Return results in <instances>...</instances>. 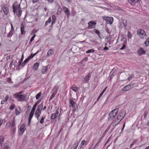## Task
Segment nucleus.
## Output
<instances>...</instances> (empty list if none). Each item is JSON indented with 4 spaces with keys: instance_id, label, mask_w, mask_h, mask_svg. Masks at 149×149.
Returning <instances> with one entry per match:
<instances>
[{
    "instance_id": "nucleus-64",
    "label": "nucleus",
    "mask_w": 149,
    "mask_h": 149,
    "mask_svg": "<svg viewBox=\"0 0 149 149\" xmlns=\"http://www.w3.org/2000/svg\"><path fill=\"white\" fill-rule=\"evenodd\" d=\"M145 149H149V146L146 147Z\"/></svg>"
},
{
    "instance_id": "nucleus-60",
    "label": "nucleus",
    "mask_w": 149,
    "mask_h": 149,
    "mask_svg": "<svg viewBox=\"0 0 149 149\" xmlns=\"http://www.w3.org/2000/svg\"><path fill=\"white\" fill-rule=\"evenodd\" d=\"M134 144V143H133L132 144H131V145L130 146V148H132V146Z\"/></svg>"
},
{
    "instance_id": "nucleus-13",
    "label": "nucleus",
    "mask_w": 149,
    "mask_h": 149,
    "mask_svg": "<svg viewBox=\"0 0 149 149\" xmlns=\"http://www.w3.org/2000/svg\"><path fill=\"white\" fill-rule=\"evenodd\" d=\"M41 113V111L37 110H36L35 113V117L38 120V119Z\"/></svg>"
},
{
    "instance_id": "nucleus-15",
    "label": "nucleus",
    "mask_w": 149,
    "mask_h": 149,
    "mask_svg": "<svg viewBox=\"0 0 149 149\" xmlns=\"http://www.w3.org/2000/svg\"><path fill=\"white\" fill-rule=\"evenodd\" d=\"M34 113V112L31 111L28 118L29 124L31 122V120L32 118V117H33Z\"/></svg>"
},
{
    "instance_id": "nucleus-31",
    "label": "nucleus",
    "mask_w": 149,
    "mask_h": 149,
    "mask_svg": "<svg viewBox=\"0 0 149 149\" xmlns=\"http://www.w3.org/2000/svg\"><path fill=\"white\" fill-rule=\"evenodd\" d=\"M11 125V123L10 122L7 123L6 124V129H9Z\"/></svg>"
},
{
    "instance_id": "nucleus-44",
    "label": "nucleus",
    "mask_w": 149,
    "mask_h": 149,
    "mask_svg": "<svg viewBox=\"0 0 149 149\" xmlns=\"http://www.w3.org/2000/svg\"><path fill=\"white\" fill-rule=\"evenodd\" d=\"M123 23L124 26H126L127 25V21L126 20L124 19L123 21Z\"/></svg>"
},
{
    "instance_id": "nucleus-27",
    "label": "nucleus",
    "mask_w": 149,
    "mask_h": 149,
    "mask_svg": "<svg viewBox=\"0 0 149 149\" xmlns=\"http://www.w3.org/2000/svg\"><path fill=\"white\" fill-rule=\"evenodd\" d=\"M123 118V117L121 115L118 116L117 118L115 120V121L116 122H117L118 121V120H120V121L118 122L119 123L120 122V121Z\"/></svg>"
},
{
    "instance_id": "nucleus-39",
    "label": "nucleus",
    "mask_w": 149,
    "mask_h": 149,
    "mask_svg": "<svg viewBox=\"0 0 149 149\" xmlns=\"http://www.w3.org/2000/svg\"><path fill=\"white\" fill-rule=\"evenodd\" d=\"M132 35L131 34V33L130 32H128V33H127L128 38H131L132 37Z\"/></svg>"
},
{
    "instance_id": "nucleus-29",
    "label": "nucleus",
    "mask_w": 149,
    "mask_h": 149,
    "mask_svg": "<svg viewBox=\"0 0 149 149\" xmlns=\"http://www.w3.org/2000/svg\"><path fill=\"white\" fill-rule=\"evenodd\" d=\"M53 53V50L51 49L49 50L47 52V54L48 55L50 56Z\"/></svg>"
},
{
    "instance_id": "nucleus-40",
    "label": "nucleus",
    "mask_w": 149,
    "mask_h": 149,
    "mask_svg": "<svg viewBox=\"0 0 149 149\" xmlns=\"http://www.w3.org/2000/svg\"><path fill=\"white\" fill-rule=\"evenodd\" d=\"M9 99V96L8 95H6V96L4 101L6 102H7Z\"/></svg>"
},
{
    "instance_id": "nucleus-36",
    "label": "nucleus",
    "mask_w": 149,
    "mask_h": 149,
    "mask_svg": "<svg viewBox=\"0 0 149 149\" xmlns=\"http://www.w3.org/2000/svg\"><path fill=\"white\" fill-rule=\"evenodd\" d=\"M94 32L96 33V34H97V35L99 36H100V32L99 31L97 30L96 29H95L94 30Z\"/></svg>"
},
{
    "instance_id": "nucleus-9",
    "label": "nucleus",
    "mask_w": 149,
    "mask_h": 149,
    "mask_svg": "<svg viewBox=\"0 0 149 149\" xmlns=\"http://www.w3.org/2000/svg\"><path fill=\"white\" fill-rule=\"evenodd\" d=\"M33 57V56H29L28 58L26 59L22 63V68L24 67L27 62H28L29 61L31 60Z\"/></svg>"
},
{
    "instance_id": "nucleus-11",
    "label": "nucleus",
    "mask_w": 149,
    "mask_h": 149,
    "mask_svg": "<svg viewBox=\"0 0 149 149\" xmlns=\"http://www.w3.org/2000/svg\"><path fill=\"white\" fill-rule=\"evenodd\" d=\"M26 129V127L24 124L22 125L20 127L19 130L22 134H23Z\"/></svg>"
},
{
    "instance_id": "nucleus-5",
    "label": "nucleus",
    "mask_w": 149,
    "mask_h": 149,
    "mask_svg": "<svg viewBox=\"0 0 149 149\" xmlns=\"http://www.w3.org/2000/svg\"><path fill=\"white\" fill-rule=\"evenodd\" d=\"M1 9L5 15H7L9 12V9L6 4L3 3L1 5Z\"/></svg>"
},
{
    "instance_id": "nucleus-47",
    "label": "nucleus",
    "mask_w": 149,
    "mask_h": 149,
    "mask_svg": "<svg viewBox=\"0 0 149 149\" xmlns=\"http://www.w3.org/2000/svg\"><path fill=\"white\" fill-rule=\"evenodd\" d=\"M23 93V92L22 91H20V92H19V93H15V94H14V95H22L21 94Z\"/></svg>"
},
{
    "instance_id": "nucleus-17",
    "label": "nucleus",
    "mask_w": 149,
    "mask_h": 149,
    "mask_svg": "<svg viewBox=\"0 0 149 149\" xmlns=\"http://www.w3.org/2000/svg\"><path fill=\"white\" fill-rule=\"evenodd\" d=\"M145 52L141 48H140L138 50V53L139 55H142L143 54L145 53Z\"/></svg>"
},
{
    "instance_id": "nucleus-63",
    "label": "nucleus",
    "mask_w": 149,
    "mask_h": 149,
    "mask_svg": "<svg viewBox=\"0 0 149 149\" xmlns=\"http://www.w3.org/2000/svg\"><path fill=\"white\" fill-rule=\"evenodd\" d=\"M46 108V106H45L44 107L43 109V110H45Z\"/></svg>"
},
{
    "instance_id": "nucleus-51",
    "label": "nucleus",
    "mask_w": 149,
    "mask_h": 149,
    "mask_svg": "<svg viewBox=\"0 0 149 149\" xmlns=\"http://www.w3.org/2000/svg\"><path fill=\"white\" fill-rule=\"evenodd\" d=\"M6 102L4 100H2L1 102V104L2 105H3L5 104V103Z\"/></svg>"
},
{
    "instance_id": "nucleus-6",
    "label": "nucleus",
    "mask_w": 149,
    "mask_h": 149,
    "mask_svg": "<svg viewBox=\"0 0 149 149\" xmlns=\"http://www.w3.org/2000/svg\"><path fill=\"white\" fill-rule=\"evenodd\" d=\"M61 112V111L60 109L58 108L55 112L52 115L51 118L53 119H55L58 116H60Z\"/></svg>"
},
{
    "instance_id": "nucleus-14",
    "label": "nucleus",
    "mask_w": 149,
    "mask_h": 149,
    "mask_svg": "<svg viewBox=\"0 0 149 149\" xmlns=\"http://www.w3.org/2000/svg\"><path fill=\"white\" fill-rule=\"evenodd\" d=\"M48 67L47 66H43L42 67L41 71V72L42 74H45L47 71Z\"/></svg>"
},
{
    "instance_id": "nucleus-53",
    "label": "nucleus",
    "mask_w": 149,
    "mask_h": 149,
    "mask_svg": "<svg viewBox=\"0 0 149 149\" xmlns=\"http://www.w3.org/2000/svg\"><path fill=\"white\" fill-rule=\"evenodd\" d=\"M125 46L124 45H123V47L121 48H120V49L121 50H123V49H124L125 48Z\"/></svg>"
},
{
    "instance_id": "nucleus-37",
    "label": "nucleus",
    "mask_w": 149,
    "mask_h": 149,
    "mask_svg": "<svg viewBox=\"0 0 149 149\" xmlns=\"http://www.w3.org/2000/svg\"><path fill=\"white\" fill-rule=\"evenodd\" d=\"M15 121L13 119L12 120V123L11 126V128L14 127L15 126Z\"/></svg>"
},
{
    "instance_id": "nucleus-62",
    "label": "nucleus",
    "mask_w": 149,
    "mask_h": 149,
    "mask_svg": "<svg viewBox=\"0 0 149 149\" xmlns=\"http://www.w3.org/2000/svg\"><path fill=\"white\" fill-rule=\"evenodd\" d=\"M31 106H29L28 107V109H31Z\"/></svg>"
},
{
    "instance_id": "nucleus-26",
    "label": "nucleus",
    "mask_w": 149,
    "mask_h": 149,
    "mask_svg": "<svg viewBox=\"0 0 149 149\" xmlns=\"http://www.w3.org/2000/svg\"><path fill=\"white\" fill-rule=\"evenodd\" d=\"M43 104L41 103L38 106L37 110L41 111L43 108Z\"/></svg>"
},
{
    "instance_id": "nucleus-38",
    "label": "nucleus",
    "mask_w": 149,
    "mask_h": 149,
    "mask_svg": "<svg viewBox=\"0 0 149 149\" xmlns=\"http://www.w3.org/2000/svg\"><path fill=\"white\" fill-rule=\"evenodd\" d=\"M87 143L86 141H85V140H83L81 141L80 144V146H83L85 144V143Z\"/></svg>"
},
{
    "instance_id": "nucleus-52",
    "label": "nucleus",
    "mask_w": 149,
    "mask_h": 149,
    "mask_svg": "<svg viewBox=\"0 0 149 149\" xmlns=\"http://www.w3.org/2000/svg\"><path fill=\"white\" fill-rule=\"evenodd\" d=\"M15 130L16 128L14 127H13L11 129V130H12L13 132H15Z\"/></svg>"
},
{
    "instance_id": "nucleus-10",
    "label": "nucleus",
    "mask_w": 149,
    "mask_h": 149,
    "mask_svg": "<svg viewBox=\"0 0 149 149\" xmlns=\"http://www.w3.org/2000/svg\"><path fill=\"white\" fill-rule=\"evenodd\" d=\"M131 89V85L129 84L126 86L123 87L122 90L123 91H129Z\"/></svg>"
},
{
    "instance_id": "nucleus-8",
    "label": "nucleus",
    "mask_w": 149,
    "mask_h": 149,
    "mask_svg": "<svg viewBox=\"0 0 149 149\" xmlns=\"http://www.w3.org/2000/svg\"><path fill=\"white\" fill-rule=\"evenodd\" d=\"M91 75L90 73H89L84 78L83 81L85 83H88L91 78Z\"/></svg>"
},
{
    "instance_id": "nucleus-1",
    "label": "nucleus",
    "mask_w": 149,
    "mask_h": 149,
    "mask_svg": "<svg viewBox=\"0 0 149 149\" xmlns=\"http://www.w3.org/2000/svg\"><path fill=\"white\" fill-rule=\"evenodd\" d=\"M118 111V109H115L111 111L109 115L108 120L111 121L116 115Z\"/></svg>"
},
{
    "instance_id": "nucleus-16",
    "label": "nucleus",
    "mask_w": 149,
    "mask_h": 149,
    "mask_svg": "<svg viewBox=\"0 0 149 149\" xmlns=\"http://www.w3.org/2000/svg\"><path fill=\"white\" fill-rule=\"evenodd\" d=\"M96 24H95L94 23L92 22H89L88 23V29H91L95 27V25Z\"/></svg>"
},
{
    "instance_id": "nucleus-21",
    "label": "nucleus",
    "mask_w": 149,
    "mask_h": 149,
    "mask_svg": "<svg viewBox=\"0 0 149 149\" xmlns=\"http://www.w3.org/2000/svg\"><path fill=\"white\" fill-rule=\"evenodd\" d=\"M39 63H35L33 66V68L35 70H37L39 66Z\"/></svg>"
},
{
    "instance_id": "nucleus-56",
    "label": "nucleus",
    "mask_w": 149,
    "mask_h": 149,
    "mask_svg": "<svg viewBox=\"0 0 149 149\" xmlns=\"http://www.w3.org/2000/svg\"><path fill=\"white\" fill-rule=\"evenodd\" d=\"M47 1L49 3H52L54 1V0H47Z\"/></svg>"
},
{
    "instance_id": "nucleus-24",
    "label": "nucleus",
    "mask_w": 149,
    "mask_h": 149,
    "mask_svg": "<svg viewBox=\"0 0 149 149\" xmlns=\"http://www.w3.org/2000/svg\"><path fill=\"white\" fill-rule=\"evenodd\" d=\"M70 103V107H72L73 108V111L74 110V102L73 101L72 99H70L69 100Z\"/></svg>"
},
{
    "instance_id": "nucleus-35",
    "label": "nucleus",
    "mask_w": 149,
    "mask_h": 149,
    "mask_svg": "<svg viewBox=\"0 0 149 149\" xmlns=\"http://www.w3.org/2000/svg\"><path fill=\"white\" fill-rule=\"evenodd\" d=\"M15 107V104H13L11 105L9 109L10 110H12Z\"/></svg>"
},
{
    "instance_id": "nucleus-41",
    "label": "nucleus",
    "mask_w": 149,
    "mask_h": 149,
    "mask_svg": "<svg viewBox=\"0 0 149 149\" xmlns=\"http://www.w3.org/2000/svg\"><path fill=\"white\" fill-rule=\"evenodd\" d=\"M35 36H36V35L35 34H34L33 36L31 37V39L30 40V41L29 42V44H30L31 42H32V41L34 40V38L35 37Z\"/></svg>"
},
{
    "instance_id": "nucleus-3",
    "label": "nucleus",
    "mask_w": 149,
    "mask_h": 149,
    "mask_svg": "<svg viewBox=\"0 0 149 149\" xmlns=\"http://www.w3.org/2000/svg\"><path fill=\"white\" fill-rule=\"evenodd\" d=\"M13 96L14 98L17 99V101L19 102L24 101L26 99V95H14Z\"/></svg>"
},
{
    "instance_id": "nucleus-32",
    "label": "nucleus",
    "mask_w": 149,
    "mask_h": 149,
    "mask_svg": "<svg viewBox=\"0 0 149 149\" xmlns=\"http://www.w3.org/2000/svg\"><path fill=\"white\" fill-rule=\"evenodd\" d=\"M37 103H36L34 104V105L33 107V108L31 110V111L34 112V111L35 110L36 108V107L37 106Z\"/></svg>"
},
{
    "instance_id": "nucleus-54",
    "label": "nucleus",
    "mask_w": 149,
    "mask_h": 149,
    "mask_svg": "<svg viewBox=\"0 0 149 149\" xmlns=\"http://www.w3.org/2000/svg\"><path fill=\"white\" fill-rule=\"evenodd\" d=\"M109 127H108L106 130H105V133H107L108 132V130H109Z\"/></svg>"
},
{
    "instance_id": "nucleus-49",
    "label": "nucleus",
    "mask_w": 149,
    "mask_h": 149,
    "mask_svg": "<svg viewBox=\"0 0 149 149\" xmlns=\"http://www.w3.org/2000/svg\"><path fill=\"white\" fill-rule=\"evenodd\" d=\"M87 59H88L86 57L85 58H84V60H82V61H81V63H83V62H84L85 61H86L87 60Z\"/></svg>"
},
{
    "instance_id": "nucleus-46",
    "label": "nucleus",
    "mask_w": 149,
    "mask_h": 149,
    "mask_svg": "<svg viewBox=\"0 0 149 149\" xmlns=\"http://www.w3.org/2000/svg\"><path fill=\"white\" fill-rule=\"evenodd\" d=\"M3 122V120L2 118H0V127L2 125Z\"/></svg>"
},
{
    "instance_id": "nucleus-4",
    "label": "nucleus",
    "mask_w": 149,
    "mask_h": 149,
    "mask_svg": "<svg viewBox=\"0 0 149 149\" xmlns=\"http://www.w3.org/2000/svg\"><path fill=\"white\" fill-rule=\"evenodd\" d=\"M137 34L139 35L141 38L142 39L146 38V34L145 31L143 29H139L137 31Z\"/></svg>"
},
{
    "instance_id": "nucleus-48",
    "label": "nucleus",
    "mask_w": 149,
    "mask_h": 149,
    "mask_svg": "<svg viewBox=\"0 0 149 149\" xmlns=\"http://www.w3.org/2000/svg\"><path fill=\"white\" fill-rule=\"evenodd\" d=\"M10 25L11 26V30L10 31H12L14 32V29L13 28V25L11 23H10Z\"/></svg>"
},
{
    "instance_id": "nucleus-59",
    "label": "nucleus",
    "mask_w": 149,
    "mask_h": 149,
    "mask_svg": "<svg viewBox=\"0 0 149 149\" xmlns=\"http://www.w3.org/2000/svg\"><path fill=\"white\" fill-rule=\"evenodd\" d=\"M109 49L107 47H105L104 48V50H107Z\"/></svg>"
},
{
    "instance_id": "nucleus-20",
    "label": "nucleus",
    "mask_w": 149,
    "mask_h": 149,
    "mask_svg": "<svg viewBox=\"0 0 149 149\" xmlns=\"http://www.w3.org/2000/svg\"><path fill=\"white\" fill-rule=\"evenodd\" d=\"M21 28H20V29H21V33L22 34H24L25 33V32L24 31V27L23 25V24H21Z\"/></svg>"
},
{
    "instance_id": "nucleus-25",
    "label": "nucleus",
    "mask_w": 149,
    "mask_h": 149,
    "mask_svg": "<svg viewBox=\"0 0 149 149\" xmlns=\"http://www.w3.org/2000/svg\"><path fill=\"white\" fill-rule=\"evenodd\" d=\"M4 140V138L3 136H0V145L2 146Z\"/></svg>"
},
{
    "instance_id": "nucleus-43",
    "label": "nucleus",
    "mask_w": 149,
    "mask_h": 149,
    "mask_svg": "<svg viewBox=\"0 0 149 149\" xmlns=\"http://www.w3.org/2000/svg\"><path fill=\"white\" fill-rule=\"evenodd\" d=\"M94 50L93 49H89L88 50H87L86 52V53H91V52H94Z\"/></svg>"
},
{
    "instance_id": "nucleus-18",
    "label": "nucleus",
    "mask_w": 149,
    "mask_h": 149,
    "mask_svg": "<svg viewBox=\"0 0 149 149\" xmlns=\"http://www.w3.org/2000/svg\"><path fill=\"white\" fill-rule=\"evenodd\" d=\"M52 25L53 26V25L55 23L56 21V17L55 15H52Z\"/></svg>"
},
{
    "instance_id": "nucleus-19",
    "label": "nucleus",
    "mask_w": 149,
    "mask_h": 149,
    "mask_svg": "<svg viewBox=\"0 0 149 149\" xmlns=\"http://www.w3.org/2000/svg\"><path fill=\"white\" fill-rule=\"evenodd\" d=\"M24 56H22V58L20 60H19L18 65L19 68L22 67V63H23L22 62L23 60Z\"/></svg>"
},
{
    "instance_id": "nucleus-45",
    "label": "nucleus",
    "mask_w": 149,
    "mask_h": 149,
    "mask_svg": "<svg viewBox=\"0 0 149 149\" xmlns=\"http://www.w3.org/2000/svg\"><path fill=\"white\" fill-rule=\"evenodd\" d=\"M44 118L43 117H42V118H41V120L40 121V123L41 124H42L44 122Z\"/></svg>"
},
{
    "instance_id": "nucleus-33",
    "label": "nucleus",
    "mask_w": 149,
    "mask_h": 149,
    "mask_svg": "<svg viewBox=\"0 0 149 149\" xmlns=\"http://www.w3.org/2000/svg\"><path fill=\"white\" fill-rule=\"evenodd\" d=\"M13 31H10L8 34L7 37H10V36H11L13 34Z\"/></svg>"
},
{
    "instance_id": "nucleus-58",
    "label": "nucleus",
    "mask_w": 149,
    "mask_h": 149,
    "mask_svg": "<svg viewBox=\"0 0 149 149\" xmlns=\"http://www.w3.org/2000/svg\"><path fill=\"white\" fill-rule=\"evenodd\" d=\"M110 140H111V137H109V138L108 139V140H107V142H106V143H105V145H106V144L107 143H108V142H109V141Z\"/></svg>"
},
{
    "instance_id": "nucleus-22",
    "label": "nucleus",
    "mask_w": 149,
    "mask_h": 149,
    "mask_svg": "<svg viewBox=\"0 0 149 149\" xmlns=\"http://www.w3.org/2000/svg\"><path fill=\"white\" fill-rule=\"evenodd\" d=\"M63 10H64V11L65 13H66V14L67 15H68L70 14V13L69 9L65 7H63Z\"/></svg>"
},
{
    "instance_id": "nucleus-23",
    "label": "nucleus",
    "mask_w": 149,
    "mask_h": 149,
    "mask_svg": "<svg viewBox=\"0 0 149 149\" xmlns=\"http://www.w3.org/2000/svg\"><path fill=\"white\" fill-rule=\"evenodd\" d=\"M57 88H56V90H55L54 92L53 93L52 95H51L50 98L49 100H52L54 97L56 95V93H57Z\"/></svg>"
},
{
    "instance_id": "nucleus-7",
    "label": "nucleus",
    "mask_w": 149,
    "mask_h": 149,
    "mask_svg": "<svg viewBox=\"0 0 149 149\" xmlns=\"http://www.w3.org/2000/svg\"><path fill=\"white\" fill-rule=\"evenodd\" d=\"M103 19L106 21L107 24H111L113 21V18L111 17H104Z\"/></svg>"
},
{
    "instance_id": "nucleus-30",
    "label": "nucleus",
    "mask_w": 149,
    "mask_h": 149,
    "mask_svg": "<svg viewBox=\"0 0 149 149\" xmlns=\"http://www.w3.org/2000/svg\"><path fill=\"white\" fill-rule=\"evenodd\" d=\"M42 94L41 92H40L38 93L36 95V99L37 100L38 99L39 97H40V96Z\"/></svg>"
},
{
    "instance_id": "nucleus-50",
    "label": "nucleus",
    "mask_w": 149,
    "mask_h": 149,
    "mask_svg": "<svg viewBox=\"0 0 149 149\" xmlns=\"http://www.w3.org/2000/svg\"><path fill=\"white\" fill-rule=\"evenodd\" d=\"M103 138V137H102L100 138V139L99 140V141H98V142L96 144V145H97L99 143H100V142L101 141V140Z\"/></svg>"
},
{
    "instance_id": "nucleus-2",
    "label": "nucleus",
    "mask_w": 149,
    "mask_h": 149,
    "mask_svg": "<svg viewBox=\"0 0 149 149\" xmlns=\"http://www.w3.org/2000/svg\"><path fill=\"white\" fill-rule=\"evenodd\" d=\"M13 12L14 13L18 11V15H19L20 11V5H18L17 2H15L13 5Z\"/></svg>"
},
{
    "instance_id": "nucleus-42",
    "label": "nucleus",
    "mask_w": 149,
    "mask_h": 149,
    "mask_svg": "<svg viewBox=\"0 0 149 149\" xmlns=\"http://www.w3.org/2000/svg\"><path fill=\"white\" fill-rule=\"evenodd\" d=\"M15 113L16 115H18L20 113V112L17 109H16L15 111Z\"/></svg>"
},
{
    "instance_id": "nucleus-12",
    "label": "nucleus",
    "mask_w": 149,
    "mask_h": 149,
    "mask_svg": "<svg viewBox=\"0 0 149 149\" xmlns=\"http://www.w3.org/2000/svg\"><path fill=\"white\" fill-rule=\"evenodd\" d=\"M140 0H128L129 3L132 5H134L138 3Z\"/></svg>"
},
{
    "instance_id": "nucleus-61",
    "label": "nucleus",
    "mask_w": 149,
    "mask_h": 149,
    "mask_svg": "<svg viewBox=\"0 0 149 149\" xmlns=\"http://www.w3.org/2000/svg\"><path fill=\"white\" fill-rule=\"evenodd\" d=\"M105 91H104V90H103L102 91V92L100 93V94H102V95H103V93H104V92H105Z\"/></svg>"
},
{
    "instance_id": "nucleus-57",
    "label": "nucleus",
    "mask_w": 149,
    "mask_h": 149,
    "mask_svg": "<svg viewBox=\"0 0 149 149\" xmlns=\"http://www.w3.org/2000/svg\"><path fill=\"white\" fill-rule=\"evenodd\" d=\"M70 90H72V91H74V87L73 86H72Z\"/></svg>"
},
{
    "instance_id": "nucleus-55",
    "label": "nucleus",
    "mask_w": 149,
    "mask_h": 149,
    "mask_svg": "<svg viewBox=\"0 0 149 149\" xmlns=\"http://www.w3.org/2000/svg\"><path fill=\"white\" fill-rule=\"evenodd\" d=\"M9 148V147L8 146H5L4 147V149H8Z\"/></svg>"
},
{
    "instance_id": "nucleus-34",
    "label": "nucleus",
    "mask_w": 149,
    "mask_h": 149,
    "mask_svg": "<svg viewBox=\"0 0 149 149\" xmlns=\"http://www.w3.org/2000/svg\"><path fill=\"white\" fill-rule=\"evenodd\" d=\"M145 44L146 46H149V38H148L145 41Z\"/></svg>"
},
{
    "instance_id": "nucleus-28",
    "label": "nucleus",
    "mask_w": 149,
    "mask_h": 149,
    "mask_svg": "<svg viewBox=\"0 0 149 149\" xmlns=\"http://www.w3.org/2000/svg\"><path fill=\"white\" fill-rule=\"evenodd\" d=\"M51 21V17H49L48 20H47L45 24V26H46L48 24L50 23Z\"/></svg>"
}]
</instances>
